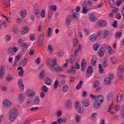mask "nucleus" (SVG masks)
Wrapping results in <instances>:
<instances>
[{"mask_svg": "<svg viewBox=\"0 0 124 124\" xmlns=\"http://www.w3.org/2000/svg\"><path fill=\"white\" fill-rule=\"evenodd\" d=\"M8 116L10 122H14L18 117V112L15 108H11L8 112Z\"/></svg>", "mask_w": 124, "mask_h": 124, "instance_id": "nucleus-1", "label": "nucleus"}, {"mask_svg": "<svg viewBox=\"0 0 124 124\" xmlns=\"http://www.w3.org/2000/svg\"><path fill=\"white\" fill-rule=\"evenodd\" d=\"M47 62L49 65L51 67L52 70L53 71H57V68L54 67L57 66V61L56 60H53L52 59L49 58L47 59Z\"/></svg>", "mask_w": 124, "mask_h": 124, "instance_id": "nucleus-2", "label": "nucleus"}, {"mask_svg": "<svg viewBox=\"0 0 124 124\" xmlns=\"http://www.w3.org/2000/svg\"><path fill=\"white\" fill-rule=\"evenodd\" d=\"M76 109L79 114H81L84 111V107L78 102L76 103Z\"/></svg>", "mask_w": 124, "mask_h": 124, "instance_id": "nucleus-3", "label": "nucleus"}, {"mask_svg": "<svg viewBox=\"0 0 124 124\" xmlns=\"http://www.w3.org/2000/svg\"><path fill=\"white\" fill-rule=\"evenodd\" d=\"M123 72H124V67L122 65L118 66L117 75L118 77L122 78L123 76Z\"/></svg>", "mask_w": 124, "mask_h": 124, "instance_id": "nucleus-4", "label": "nucleus"}, {"mask_svg": "<svg viewBox=\"0 0 124 124\" xmlns=\"http://www.w3.org/2000/svg\"><path fill=\"white\" fill-rule=\"evenodd\" d=\"M92 74H93V67L89 66L87 69L86 77L87 78L91 77Z\"/></svg>", "mask_w": 124, "mask_h": 124, "instance_id": "nucleus-5", "label": "nucleus"}, {"mask_svg": "<svg viewBox=\"0 0 124 124\" xmlns=\"http://www.w3.org/2000/svg\"><path fill=\"white\" fill-rule=\"evenodd\" d=\"M94 101L102 104V102H103V96H102V95H98L95 97V99Z\"/></svg>", "mask_w": 124, "mask_h": 124, "instance_id": "nucleus-6", "label": "nucleus"}, {"mask_svg": "<svg viewBox=\"0 0 124 124\" xmlns=\"http://www.w3.org/2000/svg\"><path fill=\"white\" fill-rule=\"evenodd\" d=\"M5 72V69L4 68V65H1L0 67V80H1L3 78V75Z\"/></svg>", "mask_w": 124, "mask_h": 124, "instance_id": "nucleus-7", "label": "nucleus"}, {"mask_svg": "<svg viewBox=\"0 0 124 124\" xmlns=\"http://www.w3.org/2000/svg\"><path fill=\"white\" fill-rule=\"evenodd\" d=\"M44 41V34H41L39 35V38L37 40V42L39 45H42L43 41Z\"/></svg>", "mask_w": 124, "mask_h": 124, "instance_id": "nucleus-8", "label": "nucleus"}, {"mask_svg": "<svg viewBox=\"0 0 124 124\" xmlns=\"http://www.w3.org/2000/svg\"><path fill=\"white\" fill-rule=\"evenodd\" d=\"M18 42L19 44H21L22 47H24L28 48L29 47V44L26 42H24L22 39H19L18 40Z\"/></svg>", "mask_w": 124, "mask_h": 124, "instance_id": "nucleus-9", "label": "nucleus"}, {"mask_svg": "<svg viewBox=\"0 0 124 124\" xmlns=\"http://www.w3.org/2000/svg\"><path fill=\"white\" fill-rule=\"evenodd\" d=\"M65 107L66 109H72V102L70 100H68L66 102Z\"/></svg>", "mask_w": 124, "mask_h": 124, "instance_id": "nucleus-10", "label": "nucleus"}, {"mask_svg": "<svg viewBox=\"0 0 124 124\" xmlns=\"http://www.w3.org/2000/svg\"><path fill=\"white\" fill-rule=\"evenodd\" d=\"M29 32V27L27 26H24L23 27L21 31V34H26V33H28Z\"/></svg>", "mask_w": 124, "mask_h": 124, "instance_id": "nucleus-11", "label": "nucleus"}, {"mask_svg": "<svg viewBox=\"0 0 124 124\" xmlns=\"http://www.w3.org/2000/svg\"><path fill=\"white\" fill-rule=\"evenodd\" d=\"M65 23L67 26H69L71 24V16L70 15H68L67 16L65 19Z\"/></svg>", "mask_w": 124, "mask_h": 124, "instance_id": "nucleus-12", "label": "nucleus"}, {"mask_svg": "<svg viewBox=\"0 0 124 124\" xmlns=\"http://www.w3.org/2000/svg\"><path fill=\"white\" fill-rule=\"evenodd\" d=\"M27 96H29V97H33L35 96V93L32 90H28L27 92Z\"/></svg>", "mask_w": 124, "mask_h": 124, "instance_id": "nucleus-13", "label": "nucleus"}, {"mask_svg": "<svg viewBox=\"0 0 124 124\" xmlns=\"http://www.w3.org/2000/svg\"><path fill=\"white\" fill-rule=\"evenodd\" d=\"M11 105V103L10 101H8L7 99H5L3 102V106L4 107L8 108Z\"/></svg>", "mask_w": 124, "mask_h": 124, "instance_id": "nucleus-14", "label": "nucleus"}, {"mask_svg": "<svg viewBox=\"0 0 124 124\" xmlns=\"http://www.w3.org/2000/svg\"><path fill=\"white\" fill-rule=\"evenodd\" d=\"M101 106V104L100 103H98L94 101V102L93 104V107L94 109H99Z\"/></svg>", "mask_w": 124, "mask_h": 124, "instance_id": "nucleus-15", "label": "nucleus"}, {"mask_svg": "<svg viewBox=\"0 0 124 124\" xmlns=\"http://www.w3.org/2000/svg\"><path fill=\"white\" fill-rule=\"evenodd\" d=\"M44 82L46 85L50 86V85L51 84V78L48 77H45L44 79Z\"/></svg>", "mask_w": 124, "mask_h": 124, "instance_id": "nucleus-16", "label": "nucleus"}, {"mask_svg": "<svg viewBox=\"0 0 124 124\" xmlns=\"http://www.w3.org/2000/svg\"><path fill=\"white\" fill-rule=\"evenodd\" d=\"M18 101L20 102H23L25 100V95L23 93H20L18 94Z\"/></svg>", "mask_w": 124, "mask_h": 124, "instance_id": "nucleus-17", "label": "nucleus"}, {"mask_svg": "<svg viewBox=\"0 0 124 124\" xmlns=\"http://www.w3.org/2000/svg\"><path fill=\"white\" fill-rule=\"evenodd\" d=\"M86 64H87V63L86 62V61L82 60L81 66V71H84L86 69Z\"/></svg>", "mask_w": 124, "mask_h": 124, "instance_id": "nucleus-18", "label": "nucleus"}, {"mask_svg": "<svg viewBox=\"0 0 124 124\" xmlns=\"http://www.w3.org/2000/svg\"><path fill=\"white\" fill-rule=\"evenodd\" d=\"M82 104L84 107H88L90 105V101L89 99H85L82 101Z\"/></svg>", "mask_w": 124, "mask_h": 124, "instance_id": "nucleus-19", "label": "nucleus"}, {"mask_svg": "<svg viewBox=\"0 0 124 124\" xmlns=\"http://www.w3.org/2000/svg\"><path fill=\"white\" fill-rule=\"evenodd\" d=\"M89 39L91 41L93 42L97 40V37L96 36V35L93 34L90 36Z\"/></svg>", "mask_w": 124, "mask_h": 124, "instance_id": "nucleus-20", "label": "nucleus"}, {"mask_svg": "<svg viewBox=\"0 0 124 124\" xmlns=\"http://www.w3.org/2000/svg\"><path fill=\"white\" fill-rule=\"evenodd\" d=\"M18 85L20 90L24 89V84H23V81L22 80V79L18 80Z\"/></svg>", "mask_w": 124, "mask_h": 124, "instance_id": "nucleus-21", "label": "nucleus"}, {"mask_svg": "<svg viewBox=\"0 0 124 124\" xmlns=\"http://www.w3.org/2000/svg\"><path fill=\"white\" fill-rule=\"evenodd\" d=\"M20 59H21V55H17L16 57V59L15 61V62L13 63V66H15V65H16V64H17V62H19V61H20Z\"/></svg>", "mask_w": 124, "mask_h": 124, "instance_id": "nucleus-22", "label": "nucleus"}, {"mask_svg": "<svg viewBox=\"0 0 124 124\" xmlns=\"http://www.w3.org/2000/svg\"><path fill=\"white\" fill-rule=\"evenodd\" d=\"M79 15L77 13H74L71 16L72 18L75 20H78V19H79Z\"/></svg>", "mask_w": 124, "mask_h": 124, "instance_id": "nucleus-23", "label": "nucleus"}, {"mask_svg": "<svg viewBox=\"0 0 124 124\" xmlns=\"http://www.w3.org/2000/svg\"><path fill=\"white\" fill-rule=\"evenodd\" d=\"M105 52V51L104 50V48L103 47L100 48L99 51H98L99 57H103V56H104Z\"/></svg>", "mask_w": 124, "mask_h": 124, "instance_id": "nucleus-24", "label": "nucleus"}, {"mask_svg": "<svg viewBox=\"0 0 124 124\" xmlns=\"http://www.w3.org/2000/svg\"><path fill=\"white\" fill-rule=\"evenodd\" d=\"M34 104H35L36 105H37V104H39V102H40V100H39V96H35V98L33 100Z\"/></svg>", "mask_w": 124, "mask_h": 124, "instance_id": "nucleus-25", "label": "nucleus"}, {"mask_svg": "<svg viewBox=\"0 0 124 124\" xmlns=\"http://www.w3.org/2000/svg\"><path fill=\"white\" fill-rule=\"evenodd\" d=\"M97 20V18L93 15H90V22H95Z\"/></svg>", "mask_w": 124, "mask_h": 124, "instance_id": "nucleus-26", "label": "nucleus"}, {"mask_svg": "<svg viewBox=\"0 0 124 124\" xmlns=\"http://www.w3.org/2000/svg\"><path fill=\"white\" fill-rule=\"evenodd\" d=\"M110 61H111V62H112V63H118L119 62V61H118V59H117V58L115 57H110Z\"/></svg>", "mask_w": 124, "mask_h": 124, "instance_id": "nucleus-27", "label": "nucleus"}, {"mask_svg": "<svg viewBox=\"0 0 124 124\" xmlns=\"http://www.w3.org/2000/svg\"><path fill=\"white\" fill-rule=\"evenodd\" d=\"M106 48L109 55H113V54L114 53V51H113V49H112V48H111V47L107 46L106 47Z\"/></svg>", "mask_w": 124, "mask_h": 124, "instance_id": "nucleus-28", "label": "nucleus"}, {"mask_svg": "<svg viewBox=\"0 0 124 124\" xmlns=\"http://www.w3.org/2000/svg\"><path fill=\"white\" fill-rule=\"evenodd\" d=\"M76 72V70H75V67L74 65H72V68L68 71V73L70 74H74Z\"/></svg>", "mask_w": 124, "mask_h": 124, "instance_id": "nucleus-29", "label": "nucleus"}, {"mask_svg": "<svg viewBox=\"0 0 124 124\" xmlns=\"http://www.w3.org/2000/svg\"><path fill=\"white\" fill-rule=\"evenodd\" d=\"M20 16L22 18H25V17L27 16V11H26V10H22L21 12H20Z\"/></svg>", "mask_w": 124, "mask_h": 124, "instance_id": "nucleus-30", "label": "nucleus"}, {"mask_svg": "<svg viewBox=\"0 0 124 124\" xmlns=\"http://www.w3.org/2000/svg\"><path fill=\"white\" fill-rule=\"evenodd\" d=\"M71 62L72 63H74L75 62V59H74V56H73V55H71V57L70 60L69 59H67L66 60V62Z\"/></svg>", "mask_w": 124, "mask_h": 124, "instance_id": "nucleus-31", "label": "nucleus"}, {"mask_svg": "<svg viewBox=\"0 0 124 124\" xmlns=\"http://www.w3.org/2000/svg\"><path fill=\"white\" fill-rule=\"evenodd\" d=\"M123 100V94L120 93L117 96V102H121Z\"/></svg>", "mask_w": 124, "mask_h": 124, "instance_id": "nucleus-32", "label": "nucleus"}, {"mask_svg": "<svg viewBox=\"0 0 124 124\" xmlns=\"http://www.w3.org/2000/svg\"><path fill=\"white\" fill-rule=\"evenodd\" d=\"M99 26L100 27H105L106 26V21L101 20L99 22Z\"/></svg>", "mask_w": 124, "mask_h": 124, "instance_id": "nucleus-33", "label": "nucleus"}, {"mask_svg": "<svg viewBox=\"0 0 124 124\" xmlns=\"http://www.w3.org/2000/svg\"><path fill=\"white\" fill-rule=\"evenodd\" d=\"M109 3H110L112 8H115V7H116V4H115V0H109Z\"/></svg>", "mask_w": 124, "mask_h": 124, "instance_id": "nucleus-34", "label": "nucleus"}, {"mask_svg": "<svg viewBox=\"0 0 124 124\" xmlns=\"http://www.w3.org/2000/svg\"><path fill=\"white\" fill-rule=\"evenodd\" d=\"M27 63H28V59L27 58H25L23 61L20 62V64L22 66H26Z\"/></svg>", "mask_w": 124, "mask_h": 124, "instance_id": "nucleus-35", "label": "nucleus"}, {"mask_svg": "<svg viewBox=\"0 0 124 124\" xmlns=\"http://www.w3.org/2000/svg\"><path fill=\"white\" fill-rule=\"evenodd\" d=\"M7 53L10 56H12V55H14V52H13V50L12 48V47H9L7 50Z\"/></svg>", "mask_w": 124, "mask_h": 124, "instance_id": "nucleus-36", "label": "nucleus"}, {"mask_svg": "<svg viewBox=\"0 0 124 124\" xmlns=\"http://www.w3.org/2000/svg\"><path fill=\"white\" fill-rule=\"evenodd\" d=\"M98 86H99V82L98 80H95L93 84V89L97 88Z\"/></svg>", "mask_w": 124, "mask_h": 124, "instance_id": "nucleus-37", "label": "nucleus"}, {"mask_svg": "<svg viewBox=\"0 0 124 124\" xmlns=\"http://www.w3.org/2000/svg\"><path fill=\"white\" fill-rule=\"evenodd\" d=\"M104 81L105 85H110V84H111V80H110L109 78H105Z\"/></svg>", "mask_w": 124, "mask_h": 124, "instance_id": "nucleus-38", "label": "nucleus"}, {"mask_svg": "<svg viewBox=\"0 0 124 124\" xmlns=\"http://www.w3.org/2000/svg\"><path fill=\"white\" fill-rule=\"evenodd\" d=\"M12 79H13V78L10 76V74H8L6 76V81L7 82H10V81H12Z\"/></svg>", "mask_w": 124, "mask_h": 124, "instance_id": "nucleus-39", "label": "nucleus"}, {"mask_svg": "<svg viewBox=\"0 0 124 124\" xmlns=\"http://www.w3.org/2000/svg\"><path fill=\"white\" fill-rule=\"evenodd\" d=\"M99 48V45L97 44H95L93 45V50L94 51H97L98 50V48Z\"/></svg>", "mask_w": 124, "mask_h": 124, "instance_id": "nucleus-40", "label": "nucleus"}, {"mask_svg": "<svg viewBox=\"0 0 124 124\" xmlns=\"http://www.w3.org/2000/svg\"><path fill=\"white\" fill-rule=\"evenodd\" d=\"M83 84V81L80 80L79 82V83L77 85L76 87L77 90H80L81 89V86Z\"/></svg>", "mask_w": 124, "mask_h": 124, "instance_id": "nucleus-41", "label": "nucleus"}, {"mask_svg": "<svg viewBox=\"0 0 124 124\" xmlns=\"http://www.w3.org/2000/svg\"><path fill=\"white\" fill-rule=\"evenodd\" d=\"M42 90L45 93H47L48 92V87L46 85H44L42 88Z\"/></svg>", "mask_w": 124, "mask_h": 124, "instance_id": "nucleus-42", "label": "nucleus"}, {"mask_svg": "<svg viewBox=\"0 0 124 124\" xmlns=\"http://www.w3.org/2000/svg\"><path fill=\"white\" fill-rule=\"evenodd\" d=\"M88 11L89 10H88V9H87V8H86V7L83 6L82 7V13H83V14H87Z\"/></svg>", "mask_w": 124, "mask_h": 124, "instance_id": "nucleus-43", "label": "nucleus"}, {"mask_svg": "<svg viewBox=\"0 0 124 124\" xmlns=\"http://www.w3.org/2000/svg\"><path fill=\"white\" fill-rule=\"evenodd\" d=\"M122 36V32L121 31H118L115 34V37L116 38H120Z\"/></svg>", "mask_w": 124, "mask_h": 124, "instance_id": "nucleus-44", "label": "nucleus"}, {"mask_svg": "<svg viewBox=\"0 0 124 124\" xmlns=\"http://www.w3.org/2000/svg\"><path fill=\"white\" fill-rule=\"evenodd\" d=\"M47 37H50V36L51 35V33L52 32V29L51 28H48L47 31Z\"/></svg>", "mask_w": 124, "mask_h": 124, "instance_id": "nucleus-45", "label": "nucleus"}, {"mask_svg": "<svg viewBox=\"0 0 124 124\" xmlns=\"http://www.w3.org/2000/svg\"><path fill=\"white\" fill-rule=\"evenodd\" d=\"M59 83V87H60L61 88V87H62L63 85H64L65 83V81L64 80H60Z\"/></svg>", "mask_w": 124, "mask_h": 124, "instance_id": "nucleus-46", "label": "nucleus"}, {"mask_svg": "<svg viewBox=\"0 0 124 124\" xmlns=\"http://www.w3.org/2000/svg\"><path fill=\"white\" fill-rule=\"evenodd\" d=\"M113 94L112 93H109V94L108 96V101L112 100L113 98Z\"/></svg>", "mask_w": 124, "mask_h": 124, "instance_id": "nucleus-47", "label": "nucleus"}, {"mask_svg": "<svg viewBox=\"0 0 124 124\" xmlns=\"http://www.w3.org/2000/svg\"><path fill=\"white\" fill-rule=\"evenodd\" d=\"M59 85V80H56L54 83V88L57 89V88H58V86Z\"/></svg>", "mask_w": 124, "mask_h": 124, "instance_id": "nucleus-48", "label": "nucleus"}, {"mask_svg": "<svg viewBox=\"0 0 124 124\" xmlns=\"http://www.w3.org/2000/svg\"><path fill=\"white\" fill-rule=\"evenodd\" d=\"M108 78L109 80L112 81V80L114 79V74L113 73L109 74L108 77Z\"/></svg>", "mask_w": 124, "mask_h": 124, "instance_id": "nucleus-49", "label": "nucleus"}, {"mask_svg": "<svg viewBox=\"0 0 124 124\" xmlns=\"http://www.w3.org/2000/svg\"><path fill=\"white\" fill-rule=\"evenodd\" d=\"M99 71L100 73H103V68H102V65L99 64Z\"/></svg>", "mask_w": 124, "mask_h": 124, "instance_id": "nucleus-50", "label": "nucleus"}, {"mask_svg": "<svg viewBox=\"0 0 124 124\" xmlns=\"http://www.w3.org/2000/svg\"><path fill=\"white\" fill-rule=\"evenodd\" d=\"M62 114V111L59 110L56 113V116L58 117V118H60Z\"/></svg>", "mask_w": 124, "mask_h": 124, "instance_id": "nucleus-51", "label": "nucleus"}, {"mask_svg": "<svg viewBox=\"0 0 124 124\" xmlns=\"http://www.w3.org/2000/svg\"><path fill=\"white\" fill-rule=\"evenodd\" d=\"M103 35L104 37H106V36H108V35H109V32L107 30L104 31Z\"/></svg>", "mask_w": 124, "mask_h": 124, "instance_id": "nucleus-52", "label": "nucleus"}, {"mask_svg": "<svg viewBox=\"0 0 124 124\" xmlns=\"http://www.w3.org/2000/svg\"><path fill=\"white\" fill-rule=\"evenodd\" d=\"M40 78L41 79L42 78H43L45 75H44V71H42L40 73Z\"/></svg>", "mask_w": 124, "mask_h": 124, "instance_id": "nucleus-53", "label": "nucleus"}, {"mask_svg": "<svg viewBox=\"0 0 124 124\" xmlns=\"http://www.w3.org/2000/svg\"><path fill=\"white\" fill-rule=\"evenodd\" d=\"M40 13V10H35L34 15L36 16V17H37L38 16V15H39Z\"/></svg>", "mask_w": 124, "mask_h": 124, "instance_id": "nucleus-54", "label": "nucleus"}, {"mask_svg": "<svg viewBox=\"0 0 124 124\" xmlns=\"http://www.w3.org/2000/svg\"><path fill=\"white\" fill-rule=\"evenodd\" d=\"M50 10H53V11H56V10H57V6L52 5L50 8Z\"/></svg>", "mask_w": 124, "mask_h": 124, "instance_id": "nucleus-55", "label": "nucleus"}, {"mask_svg": "<svg viewBox=\"0 0 124 124\" xmlns=\"http://www.w3.org/2000/svg\"><path fill=\"white\" fill-rule=\"evenodd\" d=\"M73 42L74 43V46H77V44H78V40L74 39H73Z\"/></svg>", "mask_w": 124, "mask_h": 124, "instance_id": "nucleus-56", "label": "nucleus"}, {"mask_svg": "<svg viewBox=\"0 0 124 124\" xmlns=\"http://www.w3.org/2000/svg\"><path fill=\"white\" fill-rule=\"evenodd\" d=\"M122 3H123V0H118L116 1V5H118V6H120Z\"/></svg>", "mask_w": 124, "mask_h": 124, "instance_id": "nucleus-57", "label": "nucleus"}, {"mask_svg": "<svg viewBox=\"0 0 124 124\" xmlns=\"http://www.w3.org/2000/svg\"><path fill=\"white\" fill-rule=\"evenodd\" d=\"M10 38H11V37L9 35H6L5 36L6 41H9L10 40Z\"/></svg>", "mask_w": 124, "mask_h": 124, "instance_id": "nucleus-58", "label": "nucleus"}, {"mask_svg": "<svg viewBox=\"0 0 124 124\" xmlns=\"http://www.w3.org/2000/svg\"><path fill=\"white\" fill-rule=\"evenodd\" d=\"M62 89V92H66L68 89V86L66 85H65L63 86Z\"/></svg>", "mask_w": 124, "mask_h": 124, "instance_id": "nucleus-59", "label": "nucleus"}, {"mask_svg": "<svg viewBox=\"0 0 124 124\" xmlns=\"http://www.w3.org/2000/svg\"><path fill=\"white\" fill-rule=\"evenodd\" d=\"M80 121V116L79 115H77L76 116V123H79Z\"/></svg>", "mask_w": 124, "mask_h": 124, "instance_id": "nucleus-60", "label": "nucleus"}, {"mask_svg": "<svg viewBox=\"0 0 124 124\" xmlns=\"http://www.w3.org/2000/svg\"><path fill=\"white\" fill-rule=\"evenodd\" d=\"M44 96H45V93L43 91H42L40 93V97H41V98H43Z\"/></svg>", "mask_w": 124, "mask_h": 124, "instance_id": "nucleus-61", "label": "nucleus"}, {"mask_svg": "<svg viewBox=\"0 0 124 124\" xmlns=\"http://www.w3.org/2000/svg\"><path fill=\"white\" fill-rule=\"evenodd\" d=\"M120 109H121V107H120V106H116L114 108V110L115 111H116V112H118V111H119Z\"/></svg>", "mask_w": 124, "mask_h": 124, "instance_id": "nucleus-62", "label": "nucleus"}, {"mask_svg": "<svg viewBox=\"0 0 124 124\" xmlns=\"http://www.w3.org/2000/svg\"><path fill=\"white\" fill-rule=\"evenodd\" d=\"M30 39L31 41H33V40H34V39H35V38L34 37V35H33V34L31 35L30 36Z\"/></svg>", "mask_w": 124, "mask_h": 124, "instance_id": "nucleus-63", "label": "nucleus"}, {"mask_svg": "<svg viewBox=\"0 0 124 124\" xmlns=\"http://www.w3.org/2000/svg\"><path fill=\"white\" fill-rule=\"evenodd\" d=\"M58 57H62L63 56V51H60L58 53Z\"/></svg>", "mask_w": 124, "mask_h": 124, "instance_id": "nucleus-64", "label": "nucleus"}]
</instances>
